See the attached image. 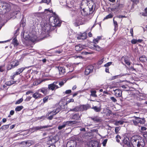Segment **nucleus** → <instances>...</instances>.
Returning a JSON list of instances; mask_svg holds the SVG:
<instances>
[{
    "label": "nucleus",
    "instance_id": "f257e3e1",
    "mask_svg": "<svg viewBox=\"0 0 147 147\" xmlns=\"http://www.w3.org/2000/svg\"><path fill=\"white\" fill-rule=\"evenodd\" d=\"M67 5L76 16L74 25L78 26L84 24V17L91 13L94 3L92 0H67Z\"/></svg>",
    "mask_w": 147,
    "mask_h": 147
},
{
    "label": "nucleus",
    "instance_id": "f03ea898",
    "mask_svg": "<svg viewBox=\"0 0 147 147\" xmlns=\"http://www.w3.org/2000/svg\"><path fill=\"white\" fill-rule=\"evenodd\" d=\"M52 12V10L49 9H45L44 12V14H46L47 16L45 22L43 20V22L41 23L42 26V34H46V37L49 36V33L53 29V27L59 26L61 25V21L57 15L54 14L49 17V15Z\"/></svg>",
    "mask_w": 147,
    "mask_h": 147
},
{
    "label": "nucleus",
    "instance_id": "7ed1b4c3",
    "mask_svg": "<svg viewBox=\"0 0 147 147\" xmlns=\"http://www.w3.org/2000/svg\"><path fill=\"white\" fill-rule=\"evenodd\" d=\"M12 5L10 2L0 1V14H8Z\"/></svg>",
    "mask_w": 147,
    "mask_h": 147
},
{
    "label": "nucleus",
    "instance_id": "20e7f679",
    "mask_svg": "<svg viewBox=\"0 0 147 147\" xmlns=\"http://www.w3.org/2000/svg\"><path fill=\"white\" fill-rule=\"evenodd\" d=\"M64 84L63 81H55L53 83L48 85V88L49 90H54L61 87Z\"/></svg>",
    "mask_w": 147,
    "mask_h": 147
},
{
    "label": "nucleus",
    "instance_id": "39448f33",
    "mask_svg": "<svg viewBox=\"0 0 147 147\" xmlns=\"http://www.w3.org/2000/svg\"><path fill=\"white\" fill-rule=\"evenodd\" d=\"M51 127L50 125H45L44 126H38L34 127L32 128L29 129V132L30 133H32L35 131H36L37 130H40L42 129L47 128Z\"/></svg>",
    "mask_w": 147,
    "mask_h": 147
},
{
    "label": "nucleus",
    "instance_id": "423d86ee",
    "mask_svg": "<svg viewBox=\"0 0 147 147\" xmlns=\"http://www.w3.org/2000/svg\"><path fill=\"white\" fill-rule=\"evenodd\" d=\"M59 111V109H57L53 110L49 113H48L47 115L48 116L47 119L49 120H51L53 118V115L56 114Z\"/></svg>",
    "mask_w": 147,
    "mask_h": 147
},
{
    "label": "nucleus",
    "instance_id": "0eeeda50",
    "mask_svg": "<svg viewBox=\"0 0 147 147\" xmlns=\"http://www.w3.org/2000/svg\"><path fill=\"white\" fill-rule=\"evenodd\" d=\"M10 16H12L13 18H17L18 19H20L21 18V13L20 10L15 11L12 13H10Z\"/></svg>",
    "mask_w": 147,
    "mask_h": 147
},
{
    "label": "nucleus",
    "instance_id": "6e6552de",
    "mask_svg": "<svg viewBox=\"0 0 147 147\" xmlns=\"http://www.w3.org/2000/svg\"><path fill=\"white\" fill-rule=\"evenodd\" d=\"M141 137L137 135H135L133 136L131 138V143L134 145H136L137 143V142L138 140L140 139Z\"/></svg>",
    "mask_w": 147,
    "mask_h": 147
},
{
    "label": "nucleus",
    "instance_id": "1a4fd4ad",
    "mask_svg": "<svg viewBox=\"0 0 147 147\" xmlns=\"http://www.w3.org/2000/svg\"><path fill=\"white\" fill-rule=\"evenodd\" d=\"M122 145L123 146L126 147L130 146V140L129 138L127 137H124V139L122 140Z\"/></svg>",
    "mask_w": 147,
    "mask_h": 147
},
{
    "label": "nucleus",
    "instance_id": "9d476101",
    "mask_svg": "<svg viewBox=\"0 0 147 147\" xmlns=\"http://www.w3.org/2000/svg\"><path fill=\"white\" fill-rule=\"evenodd\" d=\"M94 68V66L92 65H89L87 67L85 74L86 75H88L90 73H92L93 71Z\"/></svg>",
    "mask_w": 147,
    "mask_h": 147
},
{
    "label": "nucleus",
    "instance_id": "9b49d317",
    "mask_svg": "<svg viewBox=\"0 0 147 147\" xmlns=\"http://www.w3.org/2000/svg\"><path fill=\"white\" fill-rule=\"evenodd\" d=\"M145 145V143L143 139L141 137L137 142V145L138 147H143Z\"/></svg>",
    "mask_w": 147,
    "mask_h": 147
},
{
    "label": "nucleus",
    "instance_id": "f8f14e48",
    "mask_svg": "<svg viewBox=\"0 0 147 147\" xmlns=\"http://www.w3.org/2000/svg\"><path fill=\"white\" fill-rule=\"evenodd\" d=\"M76 143L75 141L71 140L69 141L67 144V147H76Z\"/></svg>",
    "mask_w": 147,
    "mask_h": 147
},
{
    "label": "nucleus",
    "instance_id": "ddd939ff",
    "mask_svg": "<svg viewBox=\"0 0 147 147\" xmlns=\"http://www.w3.org/2000/svg\"><path fill=\"white\" fill-rule=\"evenodd\" d=\"M67 103L64 99H61L59 103V105L61 109H63L67 106Z\"/></svg>",
    "mask_w": 147,
    "mask_h": 147
},
{
    "label": "nucleus",
    "instance_id": "4468645a",
    "mask_svg": "<svg viewBox=\"0 0 147 147\" xmlns=\"http://www.w3.org/2000/svg\"><path fill=\"white\" fill-rule=\"evenodd\" d=\"M115 95L117 97H120L122 96V91L119 89H116L113 90Z\"/></svg>",
    "mask_w": 147,
    "mask_h": 147
},
{
    "label": "nucleus",
    "instance_id": "2eb2a0df",
    "mask_svg": "<svg viewBox=\"0 0 147 147\" xmlns=\"http://www.w3.org/2000/svg\"><path fill=\"white\" fill-rule=\"evenodd\" d=\"M124 6V5L123 3L117 2L116 5L114 7V9L119 10L123 8Z\"/></svg>",
    "mask_w": 147,
    "mask_h": 147
},
{
    "label": "nucleus",
    "instance_id": "dca6fc26",
    "mask_svg": "<svg viewBox=\"0 0 147 147\" xmlns=\"http://www.w3.org/2000/svg\"><path fill=\"white\" fill-rule=\"evenodd\" d=\"M86 33L85 32L83 33H80V35L77 37V38L78 40H84L86 38Z\"/></svg>",
    "mask_w": 147,
    "mask_h": 147
},
{
    "label": "nucleus",
    "instance_id": "f3484780",
    "mask_svg": "<svg viewBox=\"0 0 147 147\" xmlns=\"http://www.w3.org/2000/svg\"><path fill=\"white\" fill-rule=\"evenodd\" d=\"M21 36H23L24 38L26 40H30L31 36V35H30L29 33L25 32L23 33H21Z\"/></svg>",
    "mask_w": 147,
    "mask_h": 147
},
{
    "label": "nucleus",
    "instance_id": "a211bd4d",
    "mask_svg": "<svg viewBox=\"0 0 147 147\" xmlns=\"http://www.w3.org/2000/svg\"><path fill=\"white\" fill-rule=\"evenodd\" d=\"M76 123L77 121H67L63 122L65 127L72 125L74 124H76Z\"/></svg>",
    "mask_w": 147,
    "mask_h": 147
},
{
    "label": "nucleus",
    "instance_id": "6ab92c4d",
    "mask_svg": "<svg viewBox=\"0 0 147 147\" xmlns=\"http://www.w3.org/2000/svg\"><path fill=\"white\" fill-rule=\"evenodd\" d=\"M25 68L24 67L19 68L13 74V77H14L17 75H19L22 73L25 69Z\"/></svg>",
    "mask_w": 147,
    "mask_h": 147
},
{
    "label": "nucleus",
    "instance_id": "aec40b11",
    "mask_svg": "<svg viewBox=\"0 0 147 147\" xmlns=\"http://www.w3.org/2000/svg\"><path fill=\"white\" fill-rule=\"evenodd\" d=\"M85 46L81 44H79L75 46V49L76 51H81L85 48Z\"/></svg>",
    "mask_w": 147,
    "mask_h": 147
},
{
    "label": "nucleus",
    "instance_id": "412c9836",
    "mask_svg": "<svg viewBox=\"0 0 147 147\" xmlns=\"http://www.w3.org/2000/svg\"><path fill=\"white\" fill-rule=\"evenodd\" d=\"M37 91L38 92H41L44 94H47L48 92V89L47 88H43L39 89Z\"/></svg>",
    "mask_w": 147,
    "mask_h": 147
},
{
    "label": "nucleus",
    "instance_id": "4be33fe9",
    "mask_svg": "<svg viewBox=\"0 0 147 147\" xmlns=\"http://www.w3.org/2000/svg\"><path fill=\"white\" fill-rule=\"evenodd\" d=\"M57 68L59 70L60 74L62 75L65 72V70L63 67H60Z\"/></svg>",
    "mask_w": 147,
    "mask_h": 147
},
{
    "label": "nucleus",
    "instance_id": "5701e85b",
    "mask_svg": "<svg viewBox=\"0 0 147 147\" xmlns=\"http://www.w3.org/2000/svg\"><path fill=\"white\" fill-rule=\"evenodd\" d=\"M10 63H11L12 66H13L14 68L15 67L18 65L19 64V61L16 60H14L13 61H11Z\"/></svg>",
    "mask_w": 147,
    "mask_h": 147
},
{
    "label": "nucleus",
    "instance_id": "b1692460",
    "mask_svg": "<svg viewBox=\"0 0 147 147\" xmlns=\"http://www.w3.org/2000/svg\"><path fill=\"white\" fill-rule=\"evenodd\" d=\"M91 119L96 123H98L101 121V119L99 117H91Z\"/></svg>",
    "mask_w": 147,
    "mask_h": 147
},
{
    "label": "nucleus",
    "instance_id": "393cba45",
    "mask_svg": "<svg viewBox=\"0 0 147 147\" xmlns=\"http://www.w3.org/2000/svg\"><path fill=\"white\" fill-rule=\"evenodd\" d=\"M38 92H39L37 91V92L33 94L32 95L33 97L35 99L40 98L41 96V95Z\"/></svg>",
    "mask_w": 147,
    "mask_h": 147
},
{
    "label": "nucleus",
    "instance_id": "a878e982",
    "mask_svg": "<svg viewBox=\"0 0 147 147\" xmlns=\"http://www.w3.org/2000/svg\"><path fill=\"white\" fill-rule=\"evenodd\" d=\"M122 60H123L125 62V63L127 65H130V63L129 61L127 58H126L125 57L123 56L121 59Z\"/></svg>",
    "mask_w": 147,
    "mask_h": 147
},
{
    "label": "nucleus",
    "instance_id": "bb28decb",
    "mask_svg": "<svg viewBox=\"0 0 147 147\" xmlns=\"http://www.w3.org/2000/svg\"><path fill=\"white\" fill-rule=\"evenodd\" d=\"M81 107L80 106H77L75 108L70 109V111H81Z\"/></svg>",
    "mask_w": 147,
    "mask_h": 147
},
{
    "label": "nucleus",
    "instance_id": "cd10ccee",
    "mask_svg": "<svg viewBox=\"0 0 147 147\" xmlns=\"http://www.w3.org/2000/svg\"><path fill=\"white\" fill-rule=\"evenodd\" d=\"M137 119H138V120H137L138 121L139 123L144 124L145 122V120L144 118H141L140 117H138Z\"/></svg>",
    "mask_w": 147,
    "mask_h": 147
},
{
    "label": "nucleus",
    "instance_id": "c85d7f7f",
    "mask_svg": "<svg viewBox=\"0 0 147 147\" xmlns=\"http://www.w3.org/2000/svg\"><path fill=\"white\" fill-rule=\"evenodd\" d=\"M92 48L98 51H100L102 49V48L96 44H95V47H93Z\"/></svg>",
    "mask_w": 147,
    "mask_h": 147
},
{
    "label": "nucleus",
    "instance_id": "c756f323",
    "mask_svg": "<svg viewBox=\"0 0 147 147\" xmlns=\"http://www.w3.org/2000/svg\"><path fill=\"white\" fill-rule=\"evenodd\" d=\"M96 91L95 90H91L90 91L91 94L90 96L94 97H96L97 95L96 94Z\"/></svg>",
    "mask_w": 147,
    "mask_h": 147
},
{
    "label": "nucleus",
    "instance_id": "7c9ffc66",
    "mask_svg": "<svg viewBox=\"0 0 147 147\" xmlns=\"http://www.w3.org/2000/svg\"><path fill=\"white\" fill-rule=\"evenodd\" d=\"M92 109H93L94 111L96 112H99L101 110V108L100 106L99 107H98L96 106H94L92 107Z\"/></svg>",
    "mask_w": 147,
    "mask_h": 147
},
{
    "label": "nucleus",
    "instance_id": "2f4dec72",
    "mask_svg": "<svg viewBox=\"0 0 147 147\" xmlns=\"http://www.w3.org/2000/svg\"><path fill=\"white\" fill-rule=\"evenodd\" d=\"M34 143V142L32 140H28L25 142L26 145L28 146H29Z\"/></svg>",
    "mask_w": 147,
    "mask_h": 147
},
{
    "label": "nucleus",
    "instance_id": "473e14b6",
    "mask_svg": "<svg viewBox=\"0 0 147 147\" xmlns=\"http://www.w3.org/2000/svg\"><path fill=\"white\" fill-rule=\"evenodd\" d=\"M124 123V122L122 120L116 121L115 123V125H122Z\"/></svg>",
    "mask_w": 147,
    "mask_h": 147
},
{
    "label": "nucleus",
    "instance_id": "72a5a7b5",
    "mask_svg": "<svg viewBox=\"0 0 147 147\" xmlns=\"http://www.w3.org/2000/svg\"><path fill=\"white\" fill-rule=\"evenodd\" d=\"M101 36H98L97 38L96 39H94L93 40V43H94L95 44H96V43H97L101 39Z\"/></svg>",
    "mask_w": 147,
    "mask_h": 147
},
{
    "label": "nucleus",
    "instance_id": "f704fd0d",
    "mask_svg": "<svg viewBox=\"0 0 147 147\" xmlns=\"http://www.w3.org/2000/svg\"><path fill=\"white\" fill-rule=\"evenodd\" d=\"M140 60L142 62H145L147 60V58L144 55H143L140 57L139 58Z\"/></svg>",
    "mask_w": 147,
    "mask_h": 147
},
{
    "label": "nucleus",
    "instance_id": "c9c22d12",
    "mask_svg": "<svg viewBox=\"0 0 147 147\" xmlns=\"http://www.w3.org/2000/svg\"><path fill=\"white\" fill-rule=\"evenodd\" d=\"M37 38V37L35 35H33L31 36L30 40L32 42H34L36 40Z\"/></svg>",
    "mask_w": 147,
    "mask_h": 147
},
{
    "label": "nucleus",
    "instance_id": "e433bc0d",
    "mask_svg": "<svg viewBox=\"0 0 147 147\" xmlns=\"http://www.w3.org/2000/svg\"><path fill=\"white\" fill-rule=\"evenodd\" d=\"M135 119L132 120L133 123L135 125H138L139 124L138 121L137 120H138V117H135Z\"/></svg>",
    "mask_w": 147,
    "mask_h": 147
},
{
    "label": "nucleus",
    "instance_id": "4c0bfd02",
    "mask_svg": "<svg viewBox=\"0 0 147 147\" xmlns=\"http://www.w3.org/2000/svg\"><path fill=\"white\" fill-rule=\"evenodd\" d=\"M12 43L14 47H16L18 45L17 40L16 38H14L12 40Z\"/></svg>",
    "mask_w": 147,
    "mask_h": 147
},
{
    "label": "nucleus",
    "instance_id": "58836bf2",
    "mask_svg": "<svg viewBox=\"0 0 147 147\" xmlns=\"http://www.w3.org/2000/svg\"><path fill=\"white\" fill-rule=\"evenodd\" d=\"M80 118V116L78 114H75L72 117V119L76 120L79 119Z\"/></svg>",
    "mask_w": 147,
    "mask_h": 147
},
{
    "label": "nucleus",
    "instance_id": "ea45409f",
    "mask_svg": "<svg viewBox=\"0 0 147 147\" xmlns=\"http://www.w3.org/2000/svg\"><path fill=\"white\" fill-rule=\"evenodd\" d=\"M113 22L115 26L114 30L116 31L118 29V25L116 21L114 20V18L113 19Z\"/></svg>",
    "mask_w": 147,
    "mask_h": 147
},
{
    "label": "nucleus",
    "instance_id": "a19ab883",
    "mask_svg": "<svg viewBox=\"0 0 147 147\" xmlns=\"http://www.w3.org/2000/svg\"><path fill=\"white\" fill-rule=\"evenodd\" d=\"M16 82L13 81H10L5 82V84L7 86H11L15 83Z\"/></svg>",
    "mask_w": 147,
    "mask_h": 147
},
{
    "label": "nucleus",
    "instance_id": "79ce46f5",
    "mask_svg": "<svg viewBox=\"0 0 147 147\" xmlns=\"http://www.w3.org/2000/svg\"><path fill=\"white\" fill-rule=\"evenodd\" d=\"M113 14L110 13L109 15L107 16L105 18H104L103 20H104L111 18L113 17Z\"/></svg>",
    "mask_w": 147,
    "mask_h": 147
},
{
    "label": "nucleus",
    "instance_id": "37998d69",
    "mask_svg": "<svg viewBox=\"0 0 147 147\" xmlns=\"http://www.w3.org/2000/svg\"><path fill=\"white\" fill-rule=\"evenodd\" d=\"M71 57L74 58L75 59L79 58L80 59H82V56L80 55H71Z\"/></svg>",
    "mask_w": 147,
    "mask_h": 147
},
{
    "label": "nucleus",
    "instance_id": "c03bdc74",
    "mask_svg": "<svg viewBox=\"0 0 147 147\" xmlns=\"http://www.w3.org/2000/svg\"><path fill=\"white\" fill-rule=\"evenodd\" d=\"M80 107H81V111H82L84 110H86L87 109V106L85 105H83L82 106H80Z\"/></svg>",
    "mask_w": 147,
    "mask_h": 147
},
{
    "label": "nucleus",
    "instance_id": "a18cd8bd",
    "mask_svg": "<svg viewBox=\"0 0 147 147\" xmlns=\"http://www.w3.org/2000/svg\"><path fill=\"white\" fill-rule=\"evenodd\" d=\"M23 108V107L22 106H17L15 109V110L16 111H20Z\"/></svg>",
    "mask_w": 147,
    "mask_h": 147
},
{
    "label": "nucleus",
    "instance_id": "49530a36",
    "mask_svg": "<svg viewBox=\"0 0 147 147\" xmlns=\"http://www.w3.org/2000/svg\"><path fill=\"white\" fill-rule=\"evenodd\" d=\"M120 127H116L115 129V132L116 134H119V131L120 130Z\"/></svg>",
    "mask_w": 147,
    "mask_h": 147
},
{
    "label": "nucleus",
    "instance_id": "de8ad7c7",
    "mask_svg": "<svg viewBox=\"0 0 147 147\" xmlns=\"http://www.w3.org/2000/svg\"><path fill=\"white\" fill-rule=\"evenodd\" d=\"M9 127V125H3L1 127V128L3 129H6L8 128Z\"/></svg>",
    "mask_w": 147,
    "mask_h": 147
},
{
    "label": "nucleus",
    "instance_id": "09e8293b",
    "mask_svg": "<svg viewBox=\"0 0 147 147\" xmlns=\"http://www.w3.org/2000/svg\"><path fill=\"white\" fill-rule=\"evenodd\" d=\"M116 140L118 142H120V139H121V137L119 135H117L116 137Z\"/></svg>",
    "mask_w": 147,
    "mask_h": 147
},
{
    "label": "nucleus",
    "instance_id": "8fccbe9b",
    "mask_svg": "<svg viewBox=\"0 0 147 147\" xmlns=\"http://www.w3.org/2000/svg\"><path fill=\"white\" fill-rule=\"evenodd\" d=\"M74 100L73 99L71 98L67 100V101L66 102L67 103V104H68L70 102H74Z\"/></svg>",
    "mask_w": 147,
    "mask_h": 147
},
{
    "label": "nucleus",
    "instance_id": "3c124183",
    "mask_svg": "<svg viewBox=\"0 0 147 147\" xmlns=\"http://www.w3.org/2000/svg\"><path fill=\"white\" fill-rule=\"evenodd\" d=\"M65 127V125H64V124L63 123V124L62 125H59L58 126V129L59 130H61Z\"/></svg>",
    "mask_w": 147,
    "mask_h": 147
},
{
    "label": "nucleus",
    "instance_id": "603ef678",
    "mask_svg": "<svg viewBox=\"0 0 147 147\" xmlns=\"http://www.w3.org/2000/svg\"><path fill=\"white\" fill-rule=\"evenodd\" d=\"M23 99L22 98H21L19 99L16 102V104H19L22 102L23 101Z\"/></svg>",
    "mask_w": 147,
    "mask_h": 147
},
{
    "label": "nucleus",
    "instance_id": "864d4df0",
    "mask_svg": "<svg viewBox=\"0 0 147 147\" xmlns=\"http://www.w3.org/2000/svg\"><path fill=\"white\" fill-rule=\"evenodd\" d=\"M120 76L119 75H117V76H113L111 78H110V80H114L115 79L118 78V77H120Z\"/></svg>",
    "mask_w": 147,
    "mask_h": 147
},
{
    "label": "nucleus",
    "instance_id": "5fc2aeb1",
    "mask_svg": "<svg viewBox=\"0 0 147 147\" xmlns=\"http://www.w3.org/2000/svg\"><path fill=\"white\" fill-rule=\"evenodd\" d=\"M50 1L51 0H42V1L40 2V3L44 2L46 3L47 4H48L49 3Z\"/></svg>",
    "mask_w": 147,
    "mask_h": 147
},
{
    "label": "nucleus",
    "instance_id": "6e6d98bb",
    "mask_svg": "<svg viewBox=\"0 0 147 147\" xmlns=\"http://www.w3.org/2000/svg\"><path fill=\"white\" fill-rule=\"evenodd\" d=\"M45 117L44 116H42L40 117H38L36 118L37 120H43L45 119Z\"/></svg>",
    "mask_w": 147,
    "mask_h": 147
},
{
    "label": "nucleus",
    "instance_id": "4d7b16f0",
    "mask_svg": "<svg viewBox=\"0 0 147 147\" xmlns=\"http://www.w3.org/2000/svg\"><path fill=\"white\" fill-rule=\"evenodd\" d=\"M111 111L109 109H107L106 111V115H107L109 116L111 113Z\"/></svg>",
    "mask_w": 147,
    "mask_h": 147
},
{
    "label": "nucleus",
    "instance_id": "13d9d810",
    "mask_svg": "<svg viewBox=\"0 0 147 147\" xmlns=\"http://www.w3.org/2000/svg\"><path fill=\"white\" fill-rule=\"evenodd\" d=\"M13 66H12L11 63H10L8 65L7 67V69L8 70H10L12 68H13Z\"/></svg>",
    "mask_w": 147,
    "mask_h": 147
},
{
    "label": "nucleus",
    "instance_id": "bf43d9fd",
    "mask_svg": "<svg viewBox=\"0 0 147 147\" xmlns=\"http://www.w3.org/2000/svg\"><path fill=\"white\" fill-rule=\"evenodd\" d=\"M131 43L132 44H136L137 43V39H133L131 40Z\"/></svg>",
    "mask_w": 147,
    "mask_h": 147
},
{
    "label": "nucleus",
    "instance_id": "052dcab7",
    "mask_svg": "<svg viewBox=\"0 0 147 147\" xmlns=\"http://www.w3.org/2000/svg\"><path fill=\"white\" fill-rule=\"evenodd\" d=\"M71 92V90H67L64 93L66 94H69Z\"/></svg>",
    "mask_w": 147,
    "mask_h": 147
},
{
    "label": "nucleus",
    "instance_id": "680f3d73",
    "mask_svg": "<svg viewBox=\"0 0 147 147\" xmlns=\"http://www.w3.org/2000/svg\"><path fill=\"white\" fill-rule=\"evenodd\" d=\"M112 63V62H108L107 63L105 64L104 65V66L105 67H108Z\"/></svg>",
    "mask_w": 147,
    "mask_h": 147
},
{
    "label": "nucleus",
    "instance_id": "e2e57ef3",
    "mask_svg": "<svg viewBox=\"0 0 147 147\" xmlns=\"http://www.w3.org/2000/svg\"><path fill=\"white\" fill-rule=\"evenodd\" d=\"M105 61L104 57H103L101 60L98 61V63L100 65L102 64L103 61Z\"/></svg>",
    "mask_w": 147,
    "mask_h": 147
},
{
    "label": "nucleus",
    "instance_id": "0e129e2a",
    "mask_svg": "<svg viewBox=\"0 0 147 147\" xmlns=\"http://www.w3.org/2000/svg\"><path fill=\"white\" fill-rule=\"evenodd\" d=\"M107 140L106 139L102 143V144L103 146H106V144L107 143Z\"/></svg>",
    "mask_w": 147,
    "mask_h": 147
},
{
    "label": "nucleus",
    "instance_id": "69168bd1",
    "mask_svg": "<svg viewBox=\"0 0 147 147\" xmlns=\"http://www.w3.org/2000/svg\"><path fill=\"white\" fill-rule=\"evenodd\" d=\"M4 66L1 65L0 66V71L1 72H2L4 71Z\"/></svg>",
    "mask_w": 147,
    "mask_h": 147
},
{
    "label": "nucleus",
    "instance_id": "338daca9",
    "mask_svg": "<svg viewBox=\"0 0 147 147\" xmlns=\"http://www.w3.org/2000/svg\"><path fill=\"white\" fill-rule=\"evenodd\" d=\"M110 99L112 100L114 102H115L117 101V100L114 97H111L110 98Z\"/></svg>",
    "mask_w": 147,
    "mask_h": 147
},
{
    "label": "nucleus",
    "instance_id": "774afa93",
    "mask_svg": "<svg viewBox=\"0 0 147 147\" xmlns=\"http://www.w3.org/2000/svg\"><path fill=\"white\" fill-rule=\"evenodd\" d=\"M48 98L47 97H45L43 99V101L44 103L47 102L48 100Z\"/></svg>",
    "mask_w": 147,
    "mask_h": 147
}]
</instances>
